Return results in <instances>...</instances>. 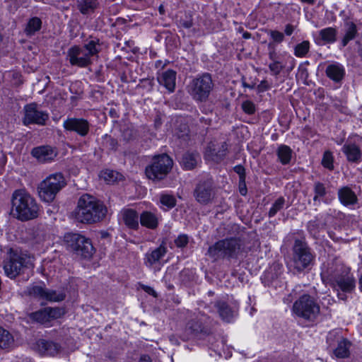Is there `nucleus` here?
Masks as SVG:
<instances>
[{"label":"nucleus","instance_id":"f257e3e1","mask_svg":"<svg viewBox=\"0 0 362 362\" xmlns=\"http://www.w3.org/2000/svg\"><path fill=\"white\" fill-rule=\"evenodd\" d=\"M253 246L254 243L250 241L248 234L239 230L235 236L220 240L211 245L207 255L215 260L238 259L246 256Z\"/></svg>","mask_w":362,"mask_h":362},{"label":"nucleus","instance_id":"f03ea898","mask_svg":"<svg viewBox=\"0 0 362 362\" xmlns=\"http://www.w3.org/2000/svg\"><path fill=\"white\" fill-rule=\"evenodd\" d=\"M106 213L107 208L101 202L86 194L78 199L74 215L78 222L92 223L101 221Z\"/></svg>","mask_w":362,"mask_h":362},{"label":"nucleus","instance_id":"7ed1b4c3","mask_svg":"<svg viewBox=\"0 0 362 362\" xmlns=\"http://www.w3.org/2000/svg\"><path fill=\"white\" fill-rule=\"evenodd\" d=\"M12 214L17 219L26 221L38 216L39 206L25 190H16L12 195Z\"/></svg>","mask_w":362,"mask_h":362},{"label":"nucleus","instance_id":"20e7f679","mask_svg":"<svg viewBox=\"0 0 362 362\" xmlns=\"http://www.w3.org/2000/svg\"><path fill=\"white\" fill-rule=\"evenodd\" d=\"M324 274L338 290L350 293L355 288V280L350 274V269L338 261L329 265Z\"/></svg>","mask_w":362,"mask_h":362},{"label":"nucleus","instance_id":"39448f33","mask_svg":"<svg viewBox=\"0 0 362 362\" xmlns=\"http://www.w3.org/2000/svg\"><path fill=\"white\" fill-rule=\"evenodd\" d=\"M99 52L98 45L94 40H90L83 47L74 46L67 51L66 58L71 66L81 68L87 67L98 58Z\"/></svg>","mask_w":362,"mask_h":362},{"label":"nucleus","instance_id":"423d86ee","mask_svg":"<svg viewBox=\"0 0 362 362\" xmlns=\"http://www.w3.org/2000/svg\"><path fill=\"white\" fill-rule=\"evenodd\" d=\"M315 260V254L307 243L303 240H296L293 246L291 266L298 273L309 269Z\"/></svg>","mask_w":362,"mask_h":362},{"label":"nucleus","instance_id":"0eeeda50","mask_svg":"<svg viewBox=\"0 0 362 362\" xmlns=\"http://www.w3.org/2000/svg\"><path fill=\"white\" fill-rule=\"evenodd\" d=\"M66 185L65 177L61 173L49 175L38 185L40 198L45 202H52L57 194Z\"/></svg>","mask_w":362,"mask_h":362},{"label":"nucleus","instance_id":"6e6552de","mask_svg":"<svg viewBox=\"0 0 362 362\" xmlns=\"http://www.w3.org/2000/svg\"><path fill=\"white\" fill-rule=\"evenodd\" d=\"M293 312L299 317L314 320L320 312V307L315 296L303 294L295 301Z\"/></svg>","mask_w":362,"mask_h":362},{"label":"nucleus","instance_id":"1a4fd4ad","mask_svg":"<svg viewBox=\"0 0 362 362\" xmlns=\"http://www.w3.org/2000/svg\"><path fill=\"white\" fill-rule=\"evenodd\" d=\"M64 241L71 251L83 258H90L94 252L90 240L81 234L67 233L64 236Z\"/></svg>","mask_w":362,"mask_h":362},{"label":"nucleus","instance_id":"9d476101","mask_svg":"<svg viewBox=\"0 0 362 362\" xmlns=\"http://www.w3.org/2000/svg\"><path fill=\"white\" fill-rule=\"evenodd\" d=\"M173 167L172 159L166 154L153 157L151 163L146 168V176L153 180L163 179Z\"/></svg>","mask_w":362,"mask_h":362},{"label":"nucleus","instance_id":"9b49d317","mask_svg":"<svg viewBox=\"0 0 362 362\" xmlns=\"http://www.w3.org/2000/svg\"><path fill=\"white\" fill-rule=\"evenodd\" d=\"M214 88V83L209 74H204L194 78L190 83V94L199 102L206 101Z\"/></svg>","mask_w":362,"mask_h":362},{"label":"nucleus","instance_id":"f8f14e48","mask_svg":"<svg viewBox=\"0 0 362 362\" xmlns=\"http://www.w3.org/2000/svg\"><path fill=\"white\" fill-rule=\"evenodd\" d=\"M205 316L202 315L190 320L180 334V338L183 341H187L195 338H202L209 334L210 328L206 322Z\"/></svg>","mask_w":362,"mask_h":362},{"label":"nucleus","instance_id":"ddd939ff","mask_svg":"<svg viewBox=\"0 0 362 362\" xmlns=\"http://www.w3.org/2000/svg\"><path fill=\"white\" fill-rule=\"evenodd\" d=\"M23 111V123L26 126L31 124L45 125L49 119L47 112L40 110L35 103L25 105Z\"/></svg>","mask_w":362,"mask_h":362},{"label":"nucleus","instance_id":"4468645a","mask_svg":"<svg viewBox=\"0 0 362 362\" xmlns=\"http://www.w3.org/2000/svg\"><path fill=\"white\" fill-rule=\"evenodd\" d=\"M28 292L31 296L50 302H60L65 298V294L63 292L47 289L40 285H35L28 288Z\"/></svg>","mask_w":362,"mask_h":362},{"label":"nucleus","instance_id":"2eb2a0df","mask_svg":"<svg viewBox=\"0 0 362 362\" xmlns=\"http://www.w3.org/2000/svg\"><path fill=\"white\" fill-rule=\"evenodd\" d=\"M194 195L196 200L202 204H207L214 197V189L211 179L201 181L196 187Z\"/></svg>","mask_w":362,"mask_h":362},{"label":"nucleus","instance_id":"dca6fc26","mask_svg":"<svg viewBox=\"0 0 362 362\" xmlns=\"http://www.w3.org/2000/svg\"><path fill=\"white\" fill-rule=\"evenodd\" d=\"M64 314L58 308H45L30 314V318L40 324H47L51 320L60 317Z\"/></svg>","mask_w":362,"mask_h":362},{"label":"nucleus","instance_id":"f3484780","mask_svg":"<svg viewBox=\"0 0 362 362\" xmlns=\"http://www.w3.org/2000/svg\"><path fill=\"white\" fill-rule=\"evenodd\" d=\"M65 130L76 132L81 136H86L90 131V124L83 118L69 117L63 122Z\"/></svg>","mask_w":362,"mask_h":362},{"label":"nucleus","instance_id":"a211bd4d","mask_svg":"<svg viewBox=\"0 0 362 362\" xmlns=\"http://www.w3.org/2000/svg\"><path fill=\"white\" fill-rule=\"evenodd\" d=\"M25 259L21 255L14 254L10 255L9 259L4 263L5 274L10 278L17 276L22 268L25 266Z\"/></svg>","mask_w":362,"mask_h":362},{"label":"nucleus","instance_id":"6ab92c4d","mask_svg":"<svg viewBox=\"0 0 362 362\" xmlns=\"http://www.w3.org/2000/svg\"><path fill=\"white\" fill-rule=\"evenodd\" d=\"M32 155L41 163L50 162L57 156L55 150L49 146H42L34 148L32 150Z\"/></svg>","mask_w":362,"mask_h":362},{"label":"nucleus","instance_id":"aec40b11","mask_svg":"<svg viewBox=\"0 0 362 362\" xmlns=\"http://www.w3.org/2000/svg\"><path fill=\"white\" fill-rule=\"evenodd\" d=\"M177 73L173 69H168L157 76L158 82L164 86L169 93H173L175 89Z\"/></svg>","mask_w":362,"mask_h":362},{"label":"nucleus","instance_id":"412c9836","mask_svg":"<svg viewBox=\"0 0 362 362\" xmlns=\"http://www.w3.org/2000/svg\"><path fill=\"white\" fill-rule=\"evenodd\" d=\"M342 152L349 162L359 163L361 160L362 152L358 146L354 143H346L342 148Z\"/></svg>","mask_w":362,"mask_h":362},{"label":"nucleus","instance_id":"4be33fe9","mask_svg":"<svg viewBox=\"0 0 362 362\" xmlns=\"http://www.w3.org/2000/svg\"><path fill=\"white\" fill-rule=\"evenodd\" d=\"M160 216L156 213L145 211L139 216L140 223L142 226L151 230H155L159 225Z\"/></svg>","mask_w":362,"mask_h":362},{"label":"nucleus","instance_id":"5701e85b","mask_svg":"<svg viewBox=\"0 0 362 362\" xmlns=\"http://www.w3.org/2000/svg\"><path fill=\"white\" fill-rule=\"evenodd\" d=\"M227 152V146L223 143L221 146L215 147V145L211 144L208 146L205 156L207 159L218 163L223 159Z\"/></svg>","mask_w":362,"mask_h":362},{"label":"nucleus","instance_id":"b1692460","mask_svg":"<svg viewBox=\"0 0 362 362\" xmlns=\"http://www.w3.org/2000/svg\"><path fill=\"white\" fill-rule=\"evenodd\" d=\"M325 73L329 79L336 83H339L344 77L345 69L341 64L334 62L327 65Z\"/></svg>","mask_w":362,"mask_h":362},{"label":"nucleus","instance_id":"393cba45","mask_svg":"<svg viewBox=\"0 0 362 362\" xmlns=\"http://www.w3.org/2000/svg\"><path fill=\"white\" fill-rule=\"evenodd\" d=\"M337 30L332 27H328L320 30L318 33V37L315 39L317 45L332 44L337 40Z\"/></svg>","mask_w":362,"mask_h":362},{"label":"nucleus","instance_id":"a878e982","mask_svg":"<svg viewBox=\"0 0 362 362\" xmlns=\"http://www.w3.org/2000/svg\"><path fill=\"white\" fill-rule=\"evenodd\" d=\"M36 346L38 351L44 355L54 356L60 349V346L58 344L45 339H39Z\"/></svg>","mask_w":362,"mask_h":362},{"label":"nucleus","instance_id":"bb28decb","mask_svg":"<svg viewBox=\"0 0 362 362\" xmlns=\"http://www.w3.org/2000/svg\"><path fill=\"white\" fill-rule=\"evenodd\" d=\"M338 197L340 202L344 206L354 205L358 201L356 194L348 186L339 189Z\"/></svg>","mask_w":362,"mask_h":362},{"label":"nucleus","instance_id":"cd10ccee","mask_svg":"<svg viewBox=\"0 0 362 362\" xmlns=\"http://www.w3.org/2000/svg\"><path fill=\"white\" fill-rule=\"evenodd\" d=\"M166 252V247L161 245L155 250L147 252L144 257L145 265L148 267H151L156 263L158 262L163 257H164Z\"/></svg>","mask_w":362,"mask_h":362},{"label":"nucleus","instance_id":"c85d7f7f","mask_svg":"<svg viewBox=\"0 0 362 362\" xmlns=\"http://www.w3.org/2000/svg\"><path fill=\"white\" fill-rule=\"evenodd\" d=\"M76 5L83 15H89L94 13L100 3L98 0H76Z\"/></svg>","mask_w":362,"mask_h":362},{"label":"nucleus","instance_id":"c756f323","mask_svg":"<svg viewBox=\"0 0 362 362\" xmlns=\"http://www.w3.org/2000/svg\"><path fill=\"white\" fill-rule=\"evenodd\" d=\"M221 318L227 322H230L234 317V310L223 300L217 301L215 304Z\"/></svg>","mask_w":362,"mask_h":362},{"label":"nucleus","instance_id":"7c9ffc66","mask_svg":"<svg viewBox=\"0 0 362 362\" xmlns=\"http://www.w3.org/2000/svg\"><path fill=\"white\" fill-rule=\"evenodd\" d=\"M200 160V156L197 153L187 152L183 154L180 164L185 170H192Z\"/></svg>","mask_w":362,"mask_h":362},{"label":"nucleus","instance_id":"2f4dec72","mask_svg":"<svg viewBox=\"0 0 362 362\" xmlns=\"http://www.w3.org/2000/svg\"><path fill=\"white\" fill-rule=\"evenodd\" d=\"M123 221L125 225L132 229L139 228V216L133 209H125L122 211Z\"/></svg>","mask_w":362,"mask_h":362},{"label":"nucleus","instance_id":"473e14b6","mask_svg":"<svg viewBox=\"0 0 362 362\" xmlns=\"http://www.w3.org/2000/svg\"><path fill=\"white\" fill-rule=\"evenodd\" d=\"M357 34L356 25L352 21H346L344 25V35L341 40V46L345 47Z\"/></svg>","mask_w":362,"mask_h":362},{"label":"nucleus","instance_id":"72a5a7b5","mask_svg":"<svg viewBox=\"0 0 362 362\" xmlns=\"http://www.w3.org/2000/svg\"><path fill=\"white\" fill-rule=\"evenodd\" d=\"M350 346L351 343L347 339L341 338L338 341L337 347L334 350V354L339 358L349 357Z\"/></svg>","mask_w":362,"mask_h":362},{"label":"nucleus","instance_id":"f704fd0d","mask_svg":"<svg viewBox=\"0 0 362 362\" xmlns=\"http://www.w3.org/2000/svg\"><path fill=\"white\" fill-rule=\"evenodd\" d=\"M292 150L286 145H280L276 150L278 159L282 165H287L290 163L292 157Z\"/></svg>","mask_w":362,"mask_h":362},{"label":"nucleus","instance_id":"c9c22d12","mask_svg":"<svg viewBox=\"0 0 362 362\" xmlns=\"http://www.w3.org/2000/svg\"><path fill=\"white\" fill-rule=\"evenodd\" d=\"M13 337L11 333L3 327H0V349H9L13 344Z\"/></svg>","mask_w":362,"mask_h":362},{"label":"nucleus","instance_id":"e433bc0d","mask_svg":"<svg viewBox=\"0 0 362 362\" xmlns=\"http://www.w3.org/2000/svg\"><path fill=\"white\" fill-rule=\"evenodd\" d=\"M41 20L37 17H34L31 18L26 26L25 30L26 34L28 35H32L35 34V32L39 30L41 28Z\"/></svg>","mask_w":362,"mask_h":362},{"label":"nucleus","instance_id":"4c0bfd02","mask_svg":"<svg viewBox=\"0 0 362 362\" xmlns=\"http://www.w3.org/2000/svg\"><path fill=\"white\" fill-rule=\"evenodd\" d=\"M310 50V42L304 40L296 45L294 49V54L297 57H304Z\"/></svg>","mask_w":362,"mask_h":362},{"label":"nucleus","instance_id":"58836bf2","mask_svg":"<svg viewBox=\"0 0 362 362\" xmlns=\"http://www.w3.org/2000/svg\"><path fill=\"white\" fill-rule=\"evenodd\" d=\"M313 190L315 193V196L313 197L314 202L319 201L327 194V189L325 185L320 182H316L314 183Z\"/></svg>","mask_w":362,"mask_h":362},{"label":"nucleus","instance_id":"ea45409f","mask_svg":"<svg viewBox=\"0 0 362 362\" xmlns=\"http://www.w3.org/2000/svg\"><path fill=\"white\" fill-rule=\"evenodd\" d=\"M161 204L166 206L168 209L173 208L176 205V199L173 195L161 194L160 196Z\"/></svg>","mask_w":362,"mask_h":362},{"label":"nucleus","instance_id":"a19ab883","mask_svg":"<svg viewBox=\"0 0 362 362\" xmlns=\"http://www.w3.org/2000/svg\"><path fill=\"white\" fill-rule=\"evenodd\" d=\"M284 204H285L284 198L282 197H279L274 202L272 206L271 207V209L269 211V217L274 216L279 211H280L281 209H283Z\"/></svg>","mask_w":362,"mask_h":362},{"label":"nucleus","instance_id":"79ce46f5","mask_svg":"<svg viewBox=\"0 0 362 362\" xmlns=\"http://www.w3.org/2000/svg\"><path fill=\"white\" fill-rule=\"evenodd\" d=\"M103 144L105 147L113 151H115L118 146L117 140L107 134L103 137Z\"/></svg>","mask_w":362,"mask_h":362},{"label":"nucleus","instance_id":"37998d69","mask_svg":"<svg viewBox=\"0 0 362 362\" xmlns=\"http://www.w3.org/2000/svg\"><path fill=\"white\" fill-rule=\"evenodd\" d=\"M268 35L270 36L272 40L269 43H274L276 45V44L282 42L284 40V33L278 30H270L268 31Z\"/></svg>","mask_w":362,"mask_h":362},{"label":"nucleus","instance_id":"c03bdc74","mask_svg":"<svg viewBox=\"0 0 362 362\" xmlns=\"http://www.w3.org/2000/svg\"><path fill=\"white\" fill-rule=\"evenodd\" d=\"M268 57L272 62H281L280 54L276 52V45L274 43L268 44Z\"/></svg>","mask_w":362,"mask_h":362},{"label":"nucleus","instance_id":"a18cd8bd","mask_svg":"<svg viewBox=\"0 0 362 362\" xmlns=\"http://www.w3.org/2000/svg\"><path fill=\"white\" fill-rule=\"evenodd\" d=\"M322 164L325 168L329 170H333V156L331 152H325L322 160Z\"/></svg>","mask_w":362,"mask_h":362},{"label":"nucleus","instance_id":"49530a36","mask_svg":"<svg viewBox=\"0 0 362 362\" xmlns=\"http://www.w3.org/2000/svg\"><path fill=\"white\" fill-rule=\"evenodd\" d=\"M284 67L285 66L281 62H272L269 64V69L274 76L279 75Z\"/></svg>","mask_w":362,"mask_h":362},{"label":"nucleus","instance_id":"de8ad7c7","mask_svg":"<svg viewBox=\"0 0 362 362\" xmlns=\"http://www.w3.org/2000/svg\"><path fill=\"white\" fill-rule=\"evenodd\" d=\"M118 173L111 170H106L103 173L102 177L107 182H114L118 179Z\"/></svg>","mask_w":362,"mask_h":362},{"label":"nucleus","instance_id":"09e8293b","mask_svg":"<svg viewBox=\"0 0 362 362\" xmlns=\"http://www.w3.org/2000/svg\"><path fill=\"white\" fill-rule=\"evenodd\" d=\"M241 106L244 112L247 115H253L256 111L255 104L250 100L244 101Z\"/></svg>","mask_w":362,"mask_h":362},{"label":"nucleus","instance_id":"8fccbe9b","mask_svg":"<svg viewBox=\"0 0 362 362\" xmlns=\"http://www.w3.org/2000/svg\"><path fill=\"white\" fill-rule=\"evenodd\" d=\"M234 171L239 175V183L244 184L245 180V170L241 165H235L233 168Z\"/></svg>","mask_w":362,"mask_h":362},{"label":"nucleus","instance_id":"3c124183","mask_svg":"<svg viewBox=\"0 0 362 362\" xmlns=\"http://www.w3.org/2000/svg\"><path fill=\"white\" fill-rule=\"evenodd\" d=\"M189 242V238L187 235H180L175 240V244L178 247H185Z\"/></svg>","mask_w":362,"mask_h":362},{"label":"nucleus","instance_id":"603ef678","mask_svg":"<svg viewBox=\"0 0 362 362\" xmlns=\"http://www.w3.org/2000/svg\"><path fill=\"white\" fill-rule=\"evenodd\" d=\"M269 86L268 82L265 80L261 81V83L258 85L257 89L259 92H263L269 89Z\"/></svg>","mask_w":362,"mask_h":362},{"label":"nucleus","instance_id":"864d4df0","mask_svg":"<svg viewBox=\"0 0 362 362\" xmlns=\"http://www.w3.org/2000/svg\"><path fill=\"white\" fill-rule=\"evenodd\" d=\"M294 31V26L291 24H287L285 27V34L288 36H290L292 35V33Z\"/></svg>","mask_w":362,"mask_h":362},{"label":"nucleus","instance_id":"5fc2aeb1","mask_svg":"<svg viewBox=\"0 0 362 362\" xmlns=\"http://www.w3.org/2000/svg\"><path fill=\"white\" fill-rule=\"evenodd\" d=\"M145 291L147 292L148 294L153 296L154 297L157 296V293L156 291L150 287V286H146L144 288Z\"/></svg>","mask_w":362,"mask_h":362},{"label":"nucleus","instance_id":"6e6d98bb","mask_svg":"<svg viewBox=\"0 0 362 362\" xmlns=\"http://www.w3.org/2000/svg\"><path fill=\"white\" fill-rule=\"evenodd\" d=\"M239 186H240V193L243 196L246 195L247 188H246L245 181L244 182V184L240 185L239 183Z\"/></svg>","mask_w":362,"mask_h":362},{"label":"nucleus","instance_id":"4d7b16f0","mask_svg":"<svg viewBox=\"0 0 362 362\" xmlns=\"http://www.w3.org/2000/svg\"><path fill=\"white\" fill-rule=\"evenodd\" d=\"M139 362H151V359L148 355H142Z\"/></svg>","mask_w":362,"mask_h":362},{"label":"nucleus","instance_id":"13d9d810","mask_svg":"<svg viewBox=\"0 0 362 362\" xmlns=\"http://www.w3.org/2000/svg\"><path fill=\"white\" fill-rule=\"evenodd\" d=\"M299 1L300 2H302V3L308 4H310V5H313L315 2V0H299Z\"/></svg>","mask_w":362,"mask_h":362},{"label":"nucleus","instance_id":"bf43d9fd","mask_svg":"<svg viewBox=\"0 0 362 362\" xmlns=\"http://www.w3.org/2000/svg\"><path fill=\"white\" fill-rule=\"evenodd\" d=\"M243 86L245 88H248L250 89H252L255 87V85H250L247 83L245 81H243Z\"/></svg>","mask_w":362,"mask_h":362},{"label":"nucleus","instance_id":"052dcab7","mask_svg":"<svg viewBox=\"0 0 362 362\" xmlns=\"http://www.w3.org/2000/svg\"><path fill=\"white\" fill-rule=\"evenodd\" d=\"M182 25L186 28H189L190 27H192V23L189 21H185L182 23Z\"/></svg>","mask_w":362,"mask_h":362},{"label":"nucleus","instance_id":"680f3d73","mask_svg":"<svg viewBox=\"0 0 362 362\" xmlns=\"http://www.w3.org/2000/svg\"><path fill=\"white\" fill-rule=\"evenodd\" d=\"M200 121H201L202 122H204V124H210V122H211V119H207V118H204V117H202V118L200 119Z\"/></svg>","mask_w":362,"mask_h":362},{"label":"nucleus","instance_id":"e2e57ef3","mask_svg":"<svg viewBox=\"0 0 362 362\" xmlns=\"http://www.w3.org/2000/svg\"><path fill=\"white\" fill-rule=\"evenodd\" d=\"M243 38L249 39L251 37V34L248 32H245L243 35Z\"/></svg>","mask_w":362,"mask_h":362},{"label":"nucleus","instance_id":"0e129e2a","mask_svg":"<svg viewBox=\"0 0 362 362\" xmlns=\"http://www.w3.org/2000/svg\"><path fill=\"white\" fill-rule=\"evenodd\" d=\"M338 296L341 300H346V296L345 294H340V293H339Z\"/></svg>","mask_w":362,"mask_h":362},{"label":"nucleus","instance_id":"69168bd1","mask_svg":"<svg viewBox=\"0 0 362 362\" xmlns=\"http://www.w3.org/2000/svg\"><path fill=\"white\" fill-rule=\"evenodd\" d=\"M232 229H233V230L236 231V230H238V229H239V226H237V225H233V226H232Z\"/></svg>","mask_w":362,"mask_h":362},{"label":"nucleus","instance_id":"338daca9","mask_svg":"<svg viewBox=\"0 0 362 362\" xmlns=\"http://www.w3.org/2000/svg\"><path fill=\"white\" fill-rule=\"evenodd\" d=\"M360 286H361V288L362 290V276H361V278L360 279Z\"/></svg>","mask_w":362,"mask_h":362},{"label":"nucleus","instance_id":"774afa93","mask_svg":"<svg viewBox=\"0 0 362 362\" xmlns=\"http://www.w3.org/2000/svg\"><path fill=\"white\" fill-rule=\"evenodd\" d=\"M159 11H160V13H162V12H163V7H162V6H160V8H159Z\"/></svg>","mask_w":362,"mask_h":362}]
</instances>
